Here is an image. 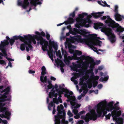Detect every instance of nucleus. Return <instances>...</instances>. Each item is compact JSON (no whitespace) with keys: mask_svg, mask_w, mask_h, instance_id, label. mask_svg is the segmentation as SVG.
Wrapping results in <instances>:
<instances>
[{"mask_svg":"<svg viewBox=\"0 0 124 124\" xmlns=\"http://www.w3.org/2000/svg\"><path fill=\"white\" fill-rule=\"evenodd\" d=\"M88 45L95 52L97 53L98 52V51L97 50V48L96 47H95L94 46V45H90V44H89L88 43Z\"/></svg>","mask_w":124,"mask_h":124,"instance_id":"nucleus-32","label":"nucleus"},{"mask_svg":"<svg viewBox=\"0 0 124 124\" xmlns=\"http://www.w3.org/2000/svg\"><path fill=\"white\" fill-rule=\"evenodd\" d=\"M118 6L116 5H115V10L114 11L115 12V14L118 13Z\"/></svg>","mask_w":124,"mask_h":124,"instance_id":"nucleus-41","label":"nucleus"},{"mask_svg":"<svg viewBox=\"0 0 124 124\" xmlns=\"http://www.w3.org/2000/svg\"><path fill=\"white\" fill-rule=\"evenodd\" d=\"M57 50L56 51L55 50V51L56 53V55L57 57H58V55L61 54V52L60 50H59L58 52H57Z\"/></svg>","mask_w":124,"mask_h":124,"instance_id":"nucleus-57","label":"nucleus"},{"mask_svg":"<svg viewBox=\"0 0 124 124\" xmlns=\"http://www.w3.org/2000/svg\"><path fill=\"white\" fill-rule=\"evenodd\" d=\"M79 30L76 28H74L73 29V30H69V32L71 34L73 35H76L78 33Z\"/></svg>","mask_w":124,"mask_h":124,"instance_id":"nucleus-24","label":"nucleus"},{"mask_svg":"<svg viewBox=\"0 0 124 124\" xmlns=\"http://www.w3.org/2000/svg\"><path fill=\"white\" fill-rule=\"evenodd\" d=\"M76 115L75 116H74V117L76 119H78L80 118V116L78 113V114L75 115Z\"/></svg>","mask_w":124,"mask_h":124,"instance_id":"nucleus-64","label":"nucleus"},{"mask_svg":"<svg viewBox=\"0 0 124 124\" xmlns=\"http://www.w3.org/2000/svg\"><path fill=\"white\" fill-rule=\"evenodd\" d=\"M105 103L103 101L101 102L98 104L97 109V114H96V115L97 118L101 117L102 113L105 114L107 113L108 109H104L102 108V106Z\"/></svg>","mask_w":124,"mask_h":124,"instance_id":"nucleus-6","label":"nucleus"},{"mask_svg":"<svg viewBox=\"0 0 124 124\" xmlns=\"http://www.w3.org/2000/svg\"><path fill=\"white\" fill-rule=\"evenodd\" d=\"M93 70H87V71L89 72V73H91V75H92V76H94V73L93 72Z\"/></svg>","mask_w":124,"mask_h":124,"instance_id":"nucleus-62","label":"nucleus"},{"mask_svg":"<svg viewBox=\"0 0 124 124\" xmlns=\"http://www.w3.org/2000/svg\"><path fill=\"white\" fill-rule=\"evenodd\" d=\"M69 98H70V99H71L72 100L71 101H73V102H75V101L76 100V98L75 96L69 95Z\"/></svg>","mask_w":124,"mask_h":124,"instance_id":"nucleus-42","label":"nucleus"},{"mask_svg":"<svg viewBox=\"0 0 124 124\" xmlns=\"http://www.w3.org/2000/svg\"><path fill=\"white\" fill-rule=\"evenodd\" d=\"M74 20L72 18L69 17L66 21H65V22L67 24L73 23L74 22Z\"/></svg>","mask_w":124,"mask_h":124,"instance_id":"nucleus-25","label":"nucleus"},{"mask_svg":"<svg viewBox=\"0 0 124 124\" xmlns=\"http://www.w3.org/2000/svg\"><path fill=\"white\" fill-rule=\"evenodd\" d=\"M57 61L56 60H55V62L57 64V65H60L61 67L60 70H61V72L63 73L64 71V70L63 67L64 66V64L63 63L62 61L61 60H59V61H58V59L57 58Z\"/></svg>","mask_w":124,"mask_h":124,"instance_id":"nucleus-14","label":"nucleus"},{"mask_svg":"<svg viewBox=\"0 0 124 124\" xmlns=\"http://www.w3.org/2000/svg\"><path fill=\"white\" fill-rule=\"evenodd\" d=\"M49 45L53 46V47L55 50L56 51L58 49V45L56 43H55L54 41L50 40L49 41Z\"/></svg>","mask_w":124,"mask_h":124,"instance_id":"nucleus-22","label":"nucleus"},{"mask_svg":"<svg viewBox=\"0 0 124 124\" xmlns=\"http://www.w3.org/2000/svg\"><path fill=\"white\" fill-rule=\"evenodd\" d=\"M89 63L86 62H84L83 64V66L85 67L86 70L87 69V68L89 66Z\"/></svg>","mask_w":124,"mask_h":124,"instance_id":"nucleus-38","label":"nucleus"},{"mask_svg":"<svg viewBox=\"0 0 124 124\" xmlns=\"http://www.w3.org/2000/svg\"><path fill=\"white\" fill-rule=\"evenodd\" d=\"M53 101L54 103H56L57 104H59V101L56 98H53Z\"/></svg>","mask_w":124,"mask_h":124,"instance_id":"nucleus-44","label":"nucleus"},{"mask_svg":"<svg viewBox=\"0 0 124 124\" xmlns=\"http://www.w3.org/2000/svg\"><path fill=\"white\" fill-rule=\"evenodd\" d=\"M91 38L95 40H97V38L100 39V37H97V34H91Z\"/></svg>","mask_w":124,"mask_h":124,"instance_id":"nucleus-34","label":"nucleus"},{"mask_svg":"<svg viewBox=\"0 0 124 124\" xmlns=\"http://www.w3.org/2000/svg\"><path fill=\"white\" fill-rule=\"evenodd\" d=\"M104 12H98L97 13H92V15L95 18H97L102 16V14Z\"/></svg>","mask_w":124,"mask_h":124,"instance_id":"nucleus-18","label":"nucleus"},{"mask_svg":"<svg viewBox=\"0 0 124 124\" xmlns=\"http://www.w3.org/2000/svg\"><path fill=\"white\" fill-rule=\"evenodd\" d=\"M57 111L58 112L57 115L55 116L54 124H60L61 122L60 119L62 118V120L65 118L66 113L65 110L62 111L61 109H59V106L57 107Z\"/></svg>","mask_w":124,"mask_h":124,"instance_id":"nucleus-4","label":"nucleus"},{"mask_svg":"<svg viewBox=\"0 0 124 124\" xmlns=\"http://www.w3.org/2000/svg\"><path fill=\"white\" fill-rule=\"evenodd\" d=\"M96 114L95 111L91 112L90 113H87L85 116H81V118L85 120V122L88 123L89 121V119L95 121L97 119L96 116Z\"/></svg>","mask_w":124,"mask_h":124,"instance_id":"nucleus-5","label":"nucleus"},{"mask_svg":"<svg viewBox=\"0 0 124 124\" xmlns=\"http://www.w3.org/2000/svg\"><path fill=\"white\" fill-rule=\"evenodd\" d=\"M62 55H64V58L67 57L68 55V53L65 50L63 49L62 48Z\"/></svg>","mask_w":124,"mask_h":124,"instance_id":"nucleus-30","label":"nucleus"},{"mask_svg":"<svg viewBox=\"0 0 124 124\" xmlns=\"http://www.w3.org/2000/svg\"><path fill=\"white\" fill-rule=\"evenodd\" d=\"M113 102H109L108 105V107L107 108L108 111H111L113 109L114 110V106H113Z\"/></svg>","mask_w":124,"mask_h":124,"instance_id":"nucleus-21","label":"nucleus"},{"mask_svg":"<svg viewBox=\"0 0 124 124\" xmlns=\"http://www.w3.org/2000/svg\"><path fill=\"white\" fill-rule=\"evenodd\" d=\"M116 31L117 32H120V33L124 31V28H117L116 29Z\"/></svg>","mask_w":124,"mask_h":124,"instance_id":"nucleus-43","label":"nucleus"},{"mask_svg":"<svg viewBox=\"0 0 124 124\" xmlns=\"http://www.w3.org/2000/svg\"><path fill=\"white\" fill-rule=\"evenodd\" d=\"M105 23L107 24L108 26L112 28H115L117 26H118L119 25L118 23H115V22L109 16H108L107 19L105 21Z\"/></svg>","mask_w":124,"mask_h":124,"instance_id":"nucleus-9","label":"nucleus"},{"mask_svg":"<svg viewBox=\"0 0 124 124\" xmlns=\"http://www.w3.org/2000/svg\"><path fill=\"white\" fill-rule=\"evenodd\" d=\"M45 36L47 40H49V39L50 37V34L48 33H46V35Z\"/></svg>","mask_w":124,"mask_h":124,"instance_id":"nucleus-56","label":"nucleus"},{"mask_svg":"<svg viewBox=\"0 0 124 124\" xmlns=\"http://www.w3.org/2000/svg\"><path fill=\"white\" fill-rule=\"evenodd\" d=\"M48 46L49 47V50H50L51 49H52V47H53V46L51 45H49V43H48V45L47 46L46 49L44 47H43V48H42H42L43 50L44 51H45L46 50H48L47 49V47Z\"/></svg>","mask_w":124,"mask_h":124,"instance_id":"nucleus-35","label":"nucleus"},{"mask_svg":"<svg viewBox=\"0 0 124 124\" xmlns=\"http://www.w3.org/2000/svg\"><path fill=\"white\" fill-rule=\"evenodd\" d=\"M13 39L15 40H17L18 39H19L21 41L23 42V37L20 36H15L13 37Z\"/></svg>","mask_w":124,"mask_h":124,"instance_id":"nucleus-28","label":"nucleus"},{"mask_svg":"<svg viewBox=\"0 0 124 124\" xmlns=\"http://www.w3.org/2000/svg\"><path fill=\"white\" fill-rule=\"evenodd\" d=\"M114 16L115 19L117 21H120L123 19H124V16L121 15L119 13L115 14Z\"/></svg>","mask_w":124,"mask_h":124,"instance_id":"nucleus-16","label":"nucleus"},{"mask_svg":"<svg viewBox=\"0 0 124 124\" xmlns=\"http://www.w3.org/2000/svg\"><path fill=\"white\" fill-rule=\"evenodd\" d=\"M84 122L83 120H80L77 123V124H83Z\"/></svg>","mask_w":124,"mask_h":124,"instance_id":"nucleus-61","label":"nucleus"},{"mask_svg":"<svg viewBox=\"0 0 124 124\" xmlns=\"http://www.w3.org/2000/svg\"><path fill=\"white\" fill-rule=\"evenodd\" d=\"M81 65L80 64H76L73 66V68L74 69L73 70L74 71H75V70L77 69V68H80L81 67Z\"/></svg>","mask_w":124,"mask_h":124,"instance_id":"nucleus-33","label":"nucleus"},{"mask_svg":"<svg viewBox=\"0 0 124 124\" xmlns=\"http://www.w3.org/2000/svg\"><path fill=\"white\" fill-rule=\"evenodd\" d=\"M103 25V23H100L94 24V28L96 29H98L101 28V26Z\"/></svg>","mask_w":124,"mask_h":124,"instance_id":"nucleus-27","label":"nucleus"},{"mask_svg":"<svg viewBox=\"0 0 124 124\" xmlns=\"http://www.w3.org/2000/svg\"><path fill=\"white\" fill-rule=\"evenodd\" d=\"M98 82L96 80L94 81L93 82V87H95L97 85Z\"/></svg>","mask_w":124,"mask_h":124,"instance_id":"nucleus-48","label":"nucleus"},{"mask_svg":"<svg viewBox=\"0 0 124 124\" xmlns=\"http://www.w3.org/2000/svg\"><path fill=\"white\" fill-rule=\"evenodd\" d=\"M68 99L67 100V101L68 102H70L71 105L73 106H74L76 104V102H73V101H71L72 99L70 98H68Z\"/></svg>","mask_w":124,"mask_h":124,"instance_id":"nucleus-31","label":"nucleus"},{"mask_svg":"<svg viewBox=\"0 0 124 124\" xmlns=\"http://www.w3.org/2000/svg\"><path fill=\"white\" fill-rule=\"evenodd\" d=\"M69 52L71 54H73L75 53V51L74 52V50L71 49H69Z\"/></svg>","mask_w":124,"mask_h":124,"instance_id":"nucleus-58","label":"nucleus"},{"mask_svg":"<svg viewBox=\"0 0 124 124\" xmlns=\"http://www.w3.org/2000/svg\"><path fill=\"white\" fill-rule=\"evenodd\" d=\"M87 33L86 32L81 29L79 30V31L78 34L81 35H84L86 34Z\"/></svg>","mask_w":124,"mask_h":124,"instance_id":"nucleus-36","label":"nucleus"},{"mask_svg":"<svg viewBox=\"0 0 124 124\" xmlns=\"http://www.w3.org/2000/svg\"><path fill=\"white\" fill-rule=\"evenodd\" d=\"M87 15V14L85 13H83L82 14L78 15L79 17H77L76 19V20L77 21V23L75 25L76 27L79 28L80 27L83 26V24L85 25V27H89V24H86L87 23H91L92 22L91 21L90 19L83 18L85 16Z\"/></svg>","mask_w":124,"mask_h":124,"instance_id":"nucleus-1","label":"nucleus"},{"mask_svg":"<svg viewBox=\"0 0 124 124\" xmlns=\"http://www.w3.org/2000/svg\"><path fill=\"white\" fill-rule=\"evenodd\" d=\"M4 106H0V112L3 113H4L6 118L8 120L10 119V117L11 115V112L7 111V107H4Z\"/></svg>","mask_w":124,"mask_h":124,"instance_id":"nucleus-10","label":"nucleus"},{"mask_svg":"<svg viewBox=\"0 0 124 124\" xmlns=\"http://www.w3.org/2000/svg\"><path fill=\"white\" fill-rule=\"evenodd\" d=\"M23 42H27L29 44H31L32 42L33 37L31 35L28 34L27 36L24 35Z\"/></svg>","mask_w":124,"mask_h":124,"instance_id":"nucleus-12","label":"nucleus"},{"mask_svg":"<svg viewBox=\"0 0 124 124\" xmlns=\"http://www.w3.org/2000/svg\"><path fill=\"white\" fill-rule=\"evenodd\" d=\"M75 11H74L72 13H71L70 15V16L74 17L75 16Z\"/></svg>","mask_w":124,"mask_h":124,"instance_id":"nucleus-54","label":"nucleus"},{"mask_svg":"<svg viewBox=\"0 0 124 124\" xmlns=\"http://www.w3.org/2000/svg\"><path fill=\"white\" fill-rule=\"evenodd\" d=\"M61 123L62 124H68V122L67 121H65L64 119H63L62 120Z\"/></svg>","mask_w":124,"mask_h":124,"instance_id":"nucleus-53","label":"nucleus"},{"mask_svg":"<svg viewBox=\"0 0 124 124\" xmlns=\"http://www.w3.org/2000/svg\"><path fill=\"white\" fill-rule=\"evenodd\" d=\"M35 33L37 35H35L34 36L35 37L36 39L38 41V45L40 44L42 46V48L44 47L46 49L47 46L48 45V42L46 39L40 35V33L39 32L36 31Z\"/></svg>","mask_w":124,"mask_h":124,"instance_id":"nucleus-3","label":"nucleus"},{"mask_svg":"<svg viewBox=\"0 0 124 124\" xmlns=\"http://www.w3.org/2000/svg\"><path fill=\"white\" fill-rule=\"evenodd\" d=\"M102 43L101 41L99 40H96L93 41H90L88 42L89 44L93 45L94 46H101V44Z\"/></svg>","mask_w":124,"mask_h":124,"instance_id":"nucleus-17","label":"nucleus"},{"mask_svg":"<svg viewBox=\"0 0 124 124\" xmlns=\"http://www.w3.org/2000/svg\"><path fill=\"white\" fill-rule=\"evenodd\" d=\"M118 106H114V110L111 112V115L114 120L116 121L115 124H123V119L121 117H119L121 115L120 110L117 111L119 110L120 108Z\"/></svg>","mask_w":124,"mask_h":124,"instance_id":"nucleus-2","label":"nucleus"},{"mask_svg":"<svg viewBox=\"0 0 124 124\" xmlns=\"http://www.w3.org/2000/svg\"><path fill=\"white\" fill-rule=\"evenodd\" d=\"M55 93L52 92H50L49 94V98H52L54 97V94Z\"/></svg>","mask_w":124,"mask_h":124,"instance_id":"nucleus-39","label":"nucleus"},{"mask_svg":"<svg viewBox=\"0 0 124 124\" xmlns=\"http://www.w3.org/2000/svg\"><path fill=\"white\" fill-rule=\"evenodd\" d=\"M40 80L42 82L46 83L47 80V77L45 76L44 77L43 75H41L40 77Z\"/></svg>","mask_w":124,"mask_h":124,"instance_id":"nucleus-26","label":"nucleus"},{"mask_svg":"<svg viewBox=\"0 0 124 124\" xmlns=\"http://www.w3.org/2000/svg\"><path fill=\"white\" fill-rule=\"evenodd\" d=\"M26 45H28L29 48L30 50H31L32 49L33 47L30 44L28 43L27 42H26Z\"/></svg>","mask_w":124,"mask_h":124,"instance_id":"nucleus-49","label":"nucleus"},{"mask_svg":"<svg viewBox=\"0 0 124 124\" xmlns=\"http://www.w3.org/2000/svg\"><path fill=\"white\" fill-rule=\"evenodd\" d=\"M86 57L84 55H81L80 57H79L78 59H75V60H83L84 59V58L85 57L86 58Z\"/></svg>","mask_w":124,"mask_h":124,"instance_id":"nucleus-45","label":"nucleus"},{"mask_svg":"<svg viewBox=\"0 0 124 124\" xmlns=\"http://www.w3.org/2000/svg\"><path fill=\"white\" fill-rule=\"evenodd\" d=\"M105 33L112 43H113L115 42L116 37L111 29L109 28H107L105 31Z\"/></svg>","mask_w":124,"mask_h":124,"instance_id":"nucleus-7","label":"nucleus"},{"mask_svg":"<svg viewBox=\"0 0 124 124\" xmlns=\"http://www.w3.org/2000/svg\"><path fill=\"white\" fill-rule=\"evenodd\" d=\"M75 53L77 55H80L82 54V52L81 51L75 50Z\"/></svg>","mask_w":124,"mask_h":124,"instance_id":"nucleus-40","label":"nucleus"},{"mask_svg":"<svg viewBox=\"0 0 124 124\" xmlns=\"http://www.w3.org/2000/svg\"><path fill=\"white\" fill-rule=\"evenodd\" d=\"M62 90H60L59 93H61V94H62L63 93V92L65 93L66 89L64 88H63Z\"/></svg>","mask_w":124,"mask_h":124,"instance_id":"nucleus-55","label":"nucleus"},{"mask_svg":"<svg viewBox=\"0 0 124 124\" xmlns=\"http://www.w3.org/2000/svg\"><path fill=\"white\" fill-rule=\"evenodd\" d=\"M47 51V54L49 58L53 61H54L53 53L54 52L53 49H51L49 50H46Z\"/></svg>","mask_w":124,"mask_h":124,"instance_id":"nucleus-19","label":"nucleus"},{"mask_svg":"<svg viewBox=\"0 0 124 124\" xmlns=\"http://www.w3.org/2000/svg\"><path fill=\"white\" fill-rule=\"evenodd\" d=\"M11 96H10V97L7 99V96L6 95L4 94L2 95L0 97V106H5L6 103H3V102L7 101H10L11 99Z\"/></svg>","mask_w":124,"mask_h":124,"instance_id":"nucleus-11","label":"nucleus"},{"mask_svg":"<svg viewBox=\"0 0 124 124\" xmlns=\"http://www.w3.org/2000/svg\"><path fill=\"white\" fill-rule=\"evenodd\" d=\"M73 112L75 115L78 114V109L74 108L73 110Z\"/></svg>","mask_w":124,"mask_h":124,"instance_id":"nucleus-51","label":"nucleus"},{"mask_svg":"<svg viewBox=\"0 0 124 124\" xmlns=\"http://www.w3.org/2000/svg\"><path fill=\"white\" fill-rule=\"evenodd\" d=\"M18 6H21L24 9H25L28 6L23 1V2L22 3V1L20 0H18Z\"/></svg>","mask_w":124,"mask_h":124,"instance_id":"nucleus-20","label":"nucleus"},{"mask_svg":"<svg viewBox=\"0 0 124 124\" xmlns=\"http://www.w3.org/2000/svg\"><path fill=\"white\" fill-rule=\"evenodd\" d=\"M67 114L70 117H72L73 116V115L71 113L70 110H69L68 111Z\"/></svg>","mask_w":124,"mask_h":124,"instance_id":"nucleus-59","label":"nucleus"},{"mask_svg":"<svg viewBox=\"0 0 124 124\" xmlns=\"http://www.w3.org/2000/svg\"><path fill=\"white\" fill-rule=\"evenodd\" d=\"M73 94V93L72 91H70L69 90L67 89H66L65 93L64 94V96L66 97L67 98H69V95H72Z\"/></svg>","mask_w":124,"mask_h":124,"instance_id":"nucleus-23","label":"nucleus"},{"mask_svg":"<svg viewBox=\"0 0 124 124\" xmlns=\"http://www.w3.org/2000/svg\"><path fill=\"white\" fill-rule=\"evenodd\" d=\"M86 59L89 60L90 61V63L91 64L89 68L91 70L93 69V68L95 65L94 59L92 57L89 56H86Z\"/></svg>","mask_w":124,"mask_h":124,"instance_id":"nucleus-15","label":"nucleus"},{"mask_svg":"<svg viewBox=\"0 0 124 124\" xmlns=\"http://www.w3.org/2000/svg\"><path fill=\"white\" fill-rule=\"evenodd\" d=\"M111 116V114L110 113L108 114V115H106L105 116L106 119H110V117Z\"/></svg>","mask_w":124,"mask_h":124,"instance_id":"nucleus-50","label":"nucleus"},{"mask_svg":"<svg viewBox=\"0 0 124 124\" xmlns=\"http://www.w3.org/2000/svg\"><path fill=\"white\" fill-rule=\"evenodd\" d=\"M9 44L8 41L6 40H4V41H1V44H0V50L2 53V54L3 55L2 56L5 57L7 56L6 49L5 47L8 45Z\"/></svg>","mask_w":124,"mask_h":124,"instance_id":"nucleus-8","label":"nucleus"},{"mask_svg":"<svg viewBox=\"0 0 124 124\" xmlns=\"http://www.w3.org/2000/svg\"><path fill=\"white\" fill-rule=\"evenodd\" d=\"M91 78L96 80H98L99 78V77L97 76H92V75L91 76Z\"/></svg>","mask_w":124,"mask_h":124,"instance_id":"nucleus-46","label":"nucleus"},{"mask_svg":"<svg viewBox=\"0 0 124 124\" xmlns=\"http://www.w3.org/2000/svg\"><path fill=\"white\" fill-rule=\"evenodd\" d=\"M54 86H53L52 84L51 85H48L47 86V89H51Z\"/></svg>","mask_w":124,"mask_h":124,"instance_id":"nucleus-63","label":"nucleus"},{"mask_svg":"<svg viewBox=\"0 0 124 124\" xmlns=\"http://www.w3.org/2000/svg\"><path fill=\"white\" fill-rule=\"evenodd\" d=\"M0 64L2 65H5L6 64V62L4 60H0Z\"/></svg>","mask_w":124,"mask_h":124,"instance_id":"nucleus-52","label":"nucleus"},{"mask_svg":"<svg viewBox=\"0 0 124 124\" xmlns=\"http://www.w3.org/2000/svg\"><path fill=\"white\" fill-rule=\"evenodd\" d=\"M80 85H82L83 84V86H85L86 88H87V86L85 83H83L84 80L80 78Z\"/></svg>","mask_w":124,"mask_h":124,"instance_id":"nucleus-37","label":"nucleus"},{"mask_svg":"<svg viewBox=\"0 0 124 124\" xmlns=\"http://www.w3.org/2000/svg\"><path fill=\"white\" fill-rule=\"evenodd\" d=\"M73 40L79 43H82L84 42L85 39L82 38L81 36L80 35H77L72 38Z\"/></svg>","mask_w":124,"mask_h":124,"instance_id":"nucleus-13","label":"nucleus"},{"mask_svg":"<svg viewBox=\"0 0 124 124\" xmlns=\"http://www.w3.org/2000/svg\"><path fill=\"white\" fill-rule=\"evenodd\" d=\"M9 41V42L10 44L12 46L14 44V43L15 42L14 39H11Z\"/></svg>","mask_w":124,"mask_h":124,"instance_id":"nucleus-47","label":"nucleus"},{"mask_svg":"<svg viewBox=\"0 0 124 124\" xmlns=\"http://www.w3.org/2000/svg\"><path fill=\"white\" fill-rule=\"evenodd\" d=\"M40 35L42 37H44L46 36V35L45 32L43 31H42L40 33Z\"/></svg>","mask_w":124,"mask_h":124,"instance_id":"nucleus-60","label":"nucleus"},{"mask_svg":"<svg viewBox=\"0 0 124 124\" xmlns=\"http://www.w3.org/2000/svg\"><path fill=\"white\" fill-rule=\"evenodd\" d=\"M26 42H24V43L21 44L20 46V49L22 51H23L25 49V47L26 46Z\"/></svg>","mask_w":124,"mask_h":124,"instance_id":"nucleus-29","label":"nucleus"}]
</instances>
